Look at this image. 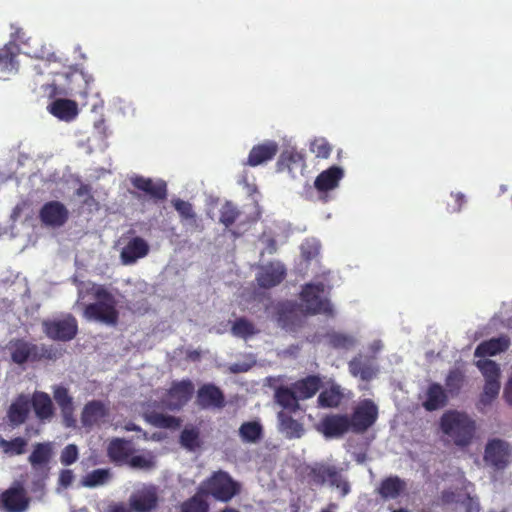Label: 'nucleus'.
<instances>
[{
	"mask_svg": "<svg viewBox=\"0 0 512 512\" xmlns=\"http://www.w3.org/2000/svg\"><path fill=\"white\" fill-rule=\"evenodd\" d=\"M302 477L310 487L328 485L340 491L342 497L351 491L350 483L343 476L342 469L327 462H314L302 469Z\"/></svg>",
	"mask_w": 512,
	"mask_h": 512,
	"instance_id": "nucleus-1",
	"label": "nucleus"
},
{
	"mask_svg": "<svg viewBox=\"0 0 512 512\" xmlns=\"http://www.w3.org/2000/svg\"><path fill=\"white\" fill-rule=\"evenodd\" d=\"M440 429L457 447H467L472 443L476 432V422L467 413L449 410L440 418Z\"/></svg>",
	"mask_w": 512,
	"mask_h": 512,
	"instance_id": "nucleus-2",
	"label": "nucleus"
},
{
	"mask_svg": "<svg viewBox=\"0 0 512 512\" xmlns=\"http://www.w3.org/2000/svg\"><path fill=\"white\" fill-rule=\"evenodd\" d=\"M92 294L94 303L85 306L83 316L92 321H97L108 326H115L119 320V312L116 308L117 301L114 295L103 285H94Z\"/></svg>",
	"mask_w": 512,
	"mask_h": 512,
	"instance_id": "nucleus-3",
	"label": "nucleus"
},
{
	"mask_svg": "<svg viewBox=\"0 0 512 512\" xmlns=\"http://www.w3.org/2000/svg\"><path fill=\"white\" fill-rule=\"evenodd\" d=\"M241 489V484L223 470L213 472L199 487L202 495L211 496L223 503H227L239 495Z\"/></svg>",
	"mask_w": 512,
	"mask_h": 512,
	"instance_id": "nucleus-4",
	"label": "nucleus"
},
{
	"mask_svg": "<svg viewBox=\"0 0 512 512\" xmlns=\"http://www.w3.org/2000/svg\"><path fill=\"white\" fill-rule=\"evenodd\" d=\"M325 285L319 283L305 284L300 293V299L305 305V311L310 315L324 314L333 315V308L327 298H323Z\"/></svg>",
	"mask_w": 512,
	"mask_h": 512,
	"instance_id": "nucleus-5",
	"label": "nucleus"
},
{
	"mask_svg": "<svg viewBox=\"0 0 512 512\" xmlns=\"http://www.w3.org/2000/svg\"><path fill=\"white\" fill-rule=\"evenodd\" d=\"M30 504L31 497L20 481H15L0 494V510L4 512H27Z\"/></svg>",
	"mask_w": 512,
	"mask_h": 512,
	"instance_id": "nucleus-6",
	"label": "nucleus"
},
{
	"mask_svg": "<svg viewBox=\"0 0 512 512\" xmlns=\"http://www.w3.org/2000/svg\"><path fill=\"white\" fill-rule=\"evenodd\" d=\"M42 328L49 339L68 342L76 337L78 322L72 314H67L63 319L44 320Z\"/></svg>",
	"mask_w": 512,
	"mask_h": 512,
	"instance_id": "nucleus-7",
	"label": "nucleus"
},
{
	"mask_svg": "<svg viewBox=\"0 0 512 512\" xmlns=\"http://www.w3.org/2000/svg\"><path fill=\"white\" fill-rule=\"evenodd\" d=\"M351 431L361 434L367 431L378 418V408L370 399L361 401L354 409L351 417Z\"/></svg>",
	"mask_w": 512,
	"mask_h": 512,
	"instance_id": "nucleus-8",
	"label": "nucleus"
},
{
	"mask_svg": "<svg viewBox=\"0 0 512 512\" xmlns=\"http://www.w3.org/2000/svg\"><path fill=\"white\" fill-rule=\"evenodd\" d=\"M194 393V385L191 380L174 381L167 391L164 403L170 410H180L185 406Z\"/></svg>",
	"mask_w": 512,
	"mask_h": 512,
	"instance_id": "nucleus-9",
	"label": "nucleus"
},
{
	"mask_svg": "<svg viewBox=\"0 0 512 512\" xmlns=\"http://www.w3.org/2000/svg\"><path fill=\"white\" fill-rule=\"evenodd\" d=\"M133 187L141 192L153 202L158 203L166 200L168 196L167 184L164 180L154 181L151 178L136 175L130 179Z\"/></svg>",
	"mask_w": 512,
	"mask_h": 512,
	"instance_id": "nucleus-10",
	"label": "nucleus"
},
{
	"mask_svg": "<svg viewBox=\"0 0 512 512\" xmlns=\"http://www.w3.org/2000/svg\"><path fill=\"white\" fill-rule=\"evenodd\" d=\"M69 218L67 207L60 201L52 200L46 202L39 211V219L44 226L59 228Z\"/></svg>",
	"mask_w": 512,
	"mask_h": 512,
	"instance_id": "nucleus-11",
	"label": "nucleus"
},
{
	"mask_svg": "<svg viewBox=\"0 0 512 512\" xmlns=\"http://www.w3.org/2000/svg\"><path fill=\"white\" fill-rule=\"evenodd\" d=\"M326 438H339L351 430L350 418L346 414H328L317 427Z\"/></svg>",
	"mask_w": 512,
	"mask_h": 512,
	"instance_id": "nucleus-12",
	"label": "nucleus"
},
{
	"mask_svg": "<svg viewBox=\"0 0 512 512\" xmlns=\"http://www.w3.org/2000/svg\"><path fill=\"white\" fill-rule=\"evenodd\" d=\"M30 399V408H32L36 419L41 423L50 422L55 415V407L50 395L44 391H34Z\"/></svg>",
	"mask_w": 512,
	"mask_h": 512,
	"instance_id": "nucleus-13",
	"label": "nucleus"
},
{
	"mask_svg": "<svg viewBox=\"0 0 512 512\" xmlns=\"http://www.w3.org/2000/svg\"><path fill=\"white\" fill-rule=\"evenodd\" d=\"M196 403L201 409H221L225 406V396L219 387L208 383L198 389Z\"/></svg>",
	"mask_w": 512,
	"mask_h": 512,
	"instance_id": "nucleus-14",
	"label": "nucleus"
},
{
	"mask_svg": "<svg viewBox=\"0 0 512 512\" xmlns=\"http://www.w3.org/2000/svg\"><path fill=\"white\" fill-rule=\"evenodd\" d=\"M286 277V269L280 263L270 262L263 266L256 280L261 288L269 289L279 285Z\"/></svg>",
	"mask_w": 512,
	"mask_h": 512,
	"instance_id": "nucleus-15",
	"label": "nucleus"
},
{
	"mask_svg": "<svg viewBox=\"0 0 512 512\" xmlns=\"http://www.w3.org/2000/svg\"><path fill=\"white\" fill-rule=\"evenodd\" d=\"M278 172H288L292 177L297 173L302 174L306 164L302 153L295 149L284 150L277 161Z\"/></svg>",
	"mask_w": 512,
	"mask_h": 512,
	"instance_id": "nucleus-16",
	"label": "nucleus"
},
{
	"mask_svg": "<svg viewBox=\"0 0 512 512\" xmlns=\"http://www.w3.org/2000/svg\"><path fill=\"white\" fill-rule=\"evenodd\" d=\"M30 399L27 394H19L7 410V419L12 427L24 424L30 414Z\"/></svg>",
	"mask_w": 512,
	"mask_h": 512,
	"instance_id": "nucleus-17",
	"label": "nucleus"
},
{
	"mask_svg": "<svg viewBox=\"0 0 512 512\" xmlns=\"http://www.w3.org/2000/svg\"><path fill=\"white\" fill-rule=\"evenodd\" d=\"M172 205L180 216V222L185 228L186 232H196L202 229L201 221L194 211L193 205L182 199L172 200Z\"/></svg>",
	"mask_w": 512,
	"mask_h": 512,
	"instance_id": "nucleus-18",
	"label": "nucleus"
},
{
	"mask_svg": "<svg viewBox=\"0 0 512 512\" xmlns=\"http://www.w3.org/2000/svg\"><path fill=\"white\" fill-rule=\"evenodd\" d=\"M149 253V245L142 237L131 238L122 248L120 253L121 262L124 265L134 264L138 259L144 258Z\"/></svg>",
	"mask_w": 512,
	"mask_h": 512,
	"instance_id": "nucleus-19",
	"label": "nucleus"
},
{
	"mask_svg": "<svg viewBox=\"0 0 512 512\" xmlns=\"http://www.w3.org/2000/svg\"><path fill=\"white\" fill-rule=\"evenodd\" d=\"M484 459L496 469L505 468L508 463L507 443L500 439L489 441L485 448Z\"/></svg>",
	"mask_w": 512,
	"mask_h": 512,
	"instance_id": "nucleus-20",
	"label": "nucleus"
},
{
	"mask_svg": "<svg viewBox=\"0 0 512 512\" xmlns=\"http://www.w3.org/2000/svg\"><path fill=\"white\" fill-rule=\"evenodd\" d=\"M9 350L11 360L17 365H23L27 362H35L37 344L24 339H15L10 342Z\"/></svg>",
	"mask_w": 512,
	"mask_h": 512,
	"instance_id": "nucleus-21",
	"label": "nucleus"
},
{
	"mask_svg": "<svg viewBox=\"0 0 512 512\" xmlns=\"http://www.w3.org/2000/svg\"><path fill=\"white\" fill-rule=\"evenodd\" d=\"M134 451L131 441L114 438L108 444L107 456L115 464H127Z\"/></svg>",
	"mask_w": 512,
	"mask_h": 512,
	"instance_id": "nucleus-22",
	"label": "nucleus"
},
{
	"mask_svg": "<svg viewBox=\"0 0 512 512\" xmlns=\"http://www.w3.org/2000/svg\"><path fill=\"white\" fill-rule=\"evenodd\" d=\"M52 455L53 449L50 443H37L34 445L28 461L35 471H42L45 473V477H47Z\"/></svg>",
	"mask_w": 512,
	"mask_h": 512,
	"instance_id": "nucleus-23",
	"label": "nucleus"
},
{
	"mask_svg": "<svg viewBox=\"0 0 512 512\" xmlns=\"http://www.w3.org/2000/svg\"><path fill=\"white\" fill-rule=\"evenodd\" d=\"M278 152V144L274 141H266L255 145L249 152L246 165L255 167L272 160Z\"/></svg>",
	"mask_w": 512,
	"mask_h": 512,
	"instance_id": "nucleus-24",
	"label": "nucleus"
},
{
	"mask_svg": "<svg viewBox=\"0 0 512 512\" xmlns=\"http://www.w3.org/2000/svg\"><path fill=\"white\" fill-rule=\"evenodd\" d=\"M406 487L405 480L397 475H392L380 482L376 492L383 500H390L398 498L406 490Z\"/></svg>",
	"mask_w": 512,
	"mask_h": 512,
	"instance_id": "nucleus-25",
	"label": "nucleus"
},
{
	"mask_svg": "<svg viewBox=\"0 0 512 512\" xmlns=\"http://www.w3.org/2000/svg\"><path fill=\"white\" fill-rule=\"evenodd\" d=\"M344 171L339 166H331L322 171L315 179L314 186L318 192H328L338 187Z\"/></svg>",
	"mask_w": 512,
	"mask_h": 512,
	"instance_id": "nucleus-26",
	"label": "nucleus"
},
{
	"mask_svg": "<svg viewBox=\"0 0 512 512\" xmlns=\"http://www.w3.org/2000/svg\"><path fill=\"white\" fill-rule=\"evenodd\" d=\"M349 372L354 377H359L363 381L372 380L377 373V368L374 366L373 361L368 357L358 355L350 360Z\"/></svg>",
	"mask_w": 512,
	"mask_h": 512,
	"instance_id": "nucleus-27",
	"label": "nucleus"
},
{
	"mask_svg": "<svg viewBox=\"0 0 512 512\" xmlns=\"http://www.w3.org/2000/svg\"><path fill=\"white\" fill-rule=\"evenodd\" d=\"M448 393L439 383H431L426 391V399L423 402V407L427 411H435L443 408L448 402Z\"/></svg>",
	"mask_w": 512,
	"mask_h": 512,
	"instance_id": "nucleus-28",
	"label": "nucleus"
},
{
	"mask_svg": "<svg viewBox=\"0 0 512 512\" xmlns=\"http://www.w3.org/2000/svg\"><path fill=\"white\" fill-rule=\"evenodd\" d=\"M510 346V339L505 336L491 338L481 342L475 349L474 355L476 357L494 356L498 353L506 351Z\"/></svg>",
	"mask_w": 512,
	"mask_h": 512,
	"instance_id": "nucleus-29",
	"label": "nucleus"
},
{
	"mask_svg": "<svg viewBox=\"0 0 512 512\" xmlns=\"http://www.w3.org/2000/svg\"><path fill=\"white\" fill-rule=\"evenodd\" d=\"M158 502L154 488L140 491L130 498V507L137 512H149L156 508Z\"/></svg>",
	"mask_w": 512,
	"mask_h": 512,
	"instance_id": "nucleus-30",
	"label": "nucleus"
},
{
	"mask_svg": "<svg viewBox=\"0 0 512 512\" xmlns=\"http://www.w3.org/2000/svg\"><path fill=\"white\" fill-rule=\"evenodd\" d=\"M107 415L108 411L105 405L101 401L93 400L84 406L81 421L84 426L92 427L105 419Z\"/></svg>",
	"mask_w": 512,
	"mask_h": 512,
	"instance_id": "nucleus-31",
	"label": "nucleus"
},
{
	"mask_svg": "<svg viewBox=\"0 0 512 512\" xmlns=\"http://www.w3.org/2000/svg\"><path fill=\"white\" fill-rule=\"evenodd\" d=\"M48 109L53 116L63 121H71L78 115L77 103L70 99H56Z\"/></svg>",
	"mask_w": 512,
	"mask_h": 512,
	"instance_id": "nucleus-32",
	"label": "nucleus"
},
{
	"mask_svg": "<svg viewBox=\"0 0 512 512\" xmlns=\"http://www.w3.org/2000/svg\"><path fill=\"white\" fill-rule=\"evenodd\" d=\"M293 388L301 400H306L313 397L321 386V379L316 375H309L301 380L296 381Z\"/></svg>",
	"mask_w": 512,
	"mask_h": 512,
	"instance_id": "nucleus-33",
	"label": "nucleus"
},
{
	"mask_svg": "<svg viewBox=\"0 0 512 512\" xmlns=\"http://www.w3.org/2000/svg\"><path fill=\"white\" fill-rule=\"evenodd\" d=\"M280 430L288 439L300 438L304 434L302 423L294 419L288 412L280 411L278 413Z\"/></svg>",
	"mask_w": 512,
	"mask_h": 512,
	"instance_id": "nucleus-34",
	"label": "nucleus"
},
{
	"mask_svg": "<svg viewBox=\"0 0 512 512\" xmlns=\"http://www.w3.org/2000/svg\"><path fill=\"white\" fill-rule=\"evenodd\" d=\"M277 322L278 324L286 329L293 331L297 326L298 316L295 307L292 303H280L277 306Z\"/></svg>",
	"mask_w": 512,
	"mask_h": 512,
	"instance_id": "nucleus-35",
	"label": "nucleus"
},
{
	"mask_svg": "<svg viewBox=\"0 0 512 512\" xmlns=\"http://www.w3.org/2000/svg\"><path fill=\"white\" fill-rule=\"evenodd\" d=\"M299 398L293 388L280 386L275 390V401L289 412H296L299 410Z\"/></svg>",
	"mask_w": 512,
	"mask_h": 512,
	"instance_id": "nucleus-36",
	"label": "nucleus"
},
{
	"mask_svg": "<svg viewBox=\"0 0 512 512\" xmlns=\"http://www.w3.org/2000/svg\"><path fill=\"white\" fill-rule=\"evenodd\" d=\"M343 398L340 386L332 385L320 392L317 402L318 406L322 408H336L341 404Z\"/></svg>",
	"mask_w": 512,
	"mask_h": 512,
	"instance_id": "nucleus-37",
	"label": "nucleus"
},
{
	"mask_svg": "<svg viewBox=\"0 0 512 512\" xmlns=\"http://www.w3.org/2000/svg\"><path fill=\"white\" fill-rule=\"evenodd\" d=\"M239 437L244 443H257L263 437V427L258 421H247L239 427Z\"/></svg>",
	"mask_w": 512,
	"mask_h": 512,
	"instance_id": "nucleus-38",
	"label": "nucleus"
},
{
	"mask_svg": "<svg viewBox=\"0 0 512 512\" xmlns=\"http://www.w3.org/2000/svg\"><path fill=\"white\" fill-rule=\"evenodd\" d=\"M53 398L59 406L64 417H69L74 412L73 398L69 394V390L62 386L57 385L53 387Z\"/></svg>",
	"mask_w": 512,
	"mask_h": 512,
	"instance_id": "nucleus-39",
	"label": "nucleus"
},
{
	"mask_svg": "<svg viewBox=\"0 0 512 512\" xmlns=\"http://www.w3.org/2000/svg\"><path fill=\"white\" fill-rule=\"evenodd\" d=\"M146 419L157 428L178 429L181 426L180 418L163 413L152 412L146 416Z\"/></svg>",
	"mask_w": 512,
	"mask_h": 512,
	"instance_id": "nucleus-40",
	"label": "nucleus"
},
{
	"mask_svg": "<svg viewBox=\"0 0 512 512\" xmlns=\"http://www.w3.org/2000/svg\"><path fill=\"white\" fill-rule=\"evenodd\" d=\"M18 46L15 43L10 42L5 45L0 51V70L5 72H11L16 69V56L18 53Z\"/></svg>",
	"mask_w": 512,
	"mask_h": 512,
	"instance_id": "nucleus-41",
	"label": "nucleus"
},
{
	"mask_svg": "<svg viewBox=\"0 0 512 512\" xmlns=\"http://www.w3.org/2000/svg\"><path fill=\"white\" fill-rule=\"evenodd\" d=\"M28 441L23 437H15L11 440L0 438V448L8 456H18L26 452Z\"/></svg>",
	"mask_w": 512,
	"mask_h": 512,
	"instance_id": "nucleus-42",
	"label": "nucleus"
},
{
	"mask_svg": "<svg viewBox=\"0 0 512 512\" xmlns=\"http://www.w3.org/2000/svg\"><path fill=\"white\" fill-rule=\"evenodd\" d=\"M240 215L239 208L231 201H226L219 210V222L229 228L238 220Z\"/></svg>",
	"mask_w": 512,
	"mask_h": 512,
	"instance_id": "nucleus-43",
	"label": "nucleus"
},
{
	"mask_svg": "<svg viewBox=\"0 0 512 512\" xmlns=\"http://www.w3.org/2000/svg\"><path fill=\"white\" fill-rule=\"evenodd\" d=\"M258 332L255 325L244 317L236 319L231 327V333L239 338L248 339Z\"/></svg>",
	"mask_w": 512,
	"mask_h": 512,
	"instance_id": "nucleus-44",
	"label": "nucleus"
},
{
	"mask_svg": "<svg viewBox=\"0 0 512 512\" xmlns=\"http://www.w3.org/2000/svg\"><path fill=\"white\" fill-rule=\"evenodd\" d=\"M110 478L111 472L109 469H95L83 477L82 484L85 487L93 488L106 484Z\"/></svg>",
	"mask_w": 512,
	"mask_h": 512,
	"instance_id": "nucleus-45",
	"label": "nucleus"
},
{
	"mask_svg": "<svg viewBox=\"0 0 512 512\" xmlns=\"http://www.w3.org/2000/svg\"><path fill=\"white\" fill-rule=\"evenodd\" d=\"M464 374L459 369H452L448 372L445 379L446 392L451 396L459 394L464 384Z\"/></svg>",
	"mask_w": 512,
	"mask_h": 512,
	"instance_id": "nucleus-46",
	"label": "nucleus"
},
{
	"mask_svg": "<svg viewBox=\"0 0 512 512\" xmlns=\"http://www.w3.org/2000/svg\"><path fill=\"white\" fill-rule=\"evenodd\" d=\"M127 465L132 469L150 471L156 467V460L152 453L148 452L144 455H131Z\"/></svg>",
	"mask_w": 512,
	"mask_h": 512,
	"instance_id": "nucleus-47",
	"label": "nucleus"
},
{
	"mask_svg": "<svg viewBox=\"0 0 512 512\" xmlns=\"http://www.w3.org/2000/svg\"><path fill=\"white\" fill-rule=\"evenodd\" d=\"M180 444L190 451H194L196 448L200 447L199 429L196 427L184 428L180 434Z\"/></svg>",
	"mask_w": 512,
	"mask_h": 512,
	"instance_id": "nucleus-48",
	"label": "nucleus"
},
{
	"mask_svg": "<svg viewBox=\"0 0 512 512\" xmlns=\"http://www.w3.org/2000/svg\"><path fill=\"white\" fill-rule=\"evenodd\" d=\"M476 366L483 374L485 381H500V367L495 361L489 359L478 360Z\"/></svg>",
	"mask_w": 512,
	"mask_h": 512,
	"instance_id": "nucleus-49",
	"label": "nucleus"
},
{
	"mask_svg": "<svg viewBox=\"0 0 512 512\" xmlns=\"http://www.w3.org/2000/svg\"><path fill=\"white\" fill-rule=\"evenodd\" d=\"M203 496L198 490L194 496L182 503L181 512H208L209 505Z\"/></svg>",
	"mask_w": 512,
	"mask_h": 512,
	"instance_id": "nucleus-50",
	"label": "nucleus"
},
{
	"mask_svg": "<svg viewBox=\"0 0 512 512\" xmlns=\"http://www.w3.org/2000/svg\"><path fill=\"white\" fill-rule=\"evenodd\" d=\"M500 391V381H485L483 392L479 398V404L486 407L498 397Z\"/></svg>",
	"mask_w": 512,
	"mask_h": 512,
	"instance_id": "nucleus-51",
	"label": "nucleus"
},
{
	"mask_svg": "<svg viewBox=\"0 0 512 512\" xmlns=\"http://www.w3.org/2000/svg\"><path fill=\"white\" fill-rule=\"evenodd\" d=\"M310 149L316 157L323 159H327L332 152V146L325 138L314 139L311 143Z\"/></svg>",
	"mask_w": 512,
	"mask_h": 512,
	"instance_id": "nucleus-52",
	"label": "nucleus"
},
{
	"mask_svg": "<svg viewBox=\"0 0 512 512\" xmlns=\"http://www.w3.org/2000/svg\"><path fill=\"white\" fill-rule=\"evenodd\" d=\"M61 356V352L52 345H37L35 362L41 360H56Z\"/></svg>",
	"mask_w": 512,
	"mask_h": 512,
	"instance_id": "nucleus-53",
	"label": "nucleus"
},
{
	"mask_svg": "<svg viewBox=\"0 0 512 512\" xmlns=\"http://www.w3.org/2000/svg\"><path fill=\"white\" fill-rule=\"evenodd\" d=\"M328 341L333 348L348 349L354 344L352 337L342 333H332L328 335Z\"/></svg>",
	"mask_w": 512,
	"mask_h": 512,
	"instance_id": "nucleus-54",
	"label": "nucleus"
},
{
	"mask_svg": "<svg viewBox=\"0 0 512 512\" xmlns=\"http://www.w3.org/2000/svg\"><path fill=\"white\" fill-rule=\"evenodd\" d=\"M78 459V448L75 444L67 445L61 452L60 461L63 465L69 466Z\"/></svg>",
	"mask_w": 512,
	"mask_h": 512,
	"instance_id": "nucleus-55",
	"label": "nucleus"
},
{
	"mask_svg": "<svg viewBox=\"0 0 512 512\" xmlns=\"http://www.w3.org/2000/svg\"><path fill=\"white\" fill-rule=\"evenodd\" d=\"M42 91L44 95L48 97H54L59 94L58 89L54 83H50L49 81L38 83L35 81L33 86V91Z\"/></svg>",
	"mask_w": 512,
	"mask_h": 512,
	"instance_id": "nucleus-56",
	"label": "nucleus"
},
{
	"mask_svg": "<svg viewBox=\"0 0 512 512\" xmlns=\"http://www.w3.org/2000/svg\"><path fill=\"white\" fill-rule=\"evenodd\" d=\"M451 197L454 200V204L453 205H448V208H447L448 212L449 213L459 212L461 210L462 206L466 202L464 194H462L460 192H458V193H451Z\"/></svg>",
	"mask_w": 512,
	"mask_h": 512,
	"instance_id": "nucleus-57",
	"label": "nucleus"
},
{
	"mask_svg": "<svg viewBox=\"0 0 512 512\" xmlns=\"http://www.w3.org/2000/svg\"><path fill=\"white\" fill-rule=\"evenodd\" d=\"M91 186L88 184L82 183L76 190L75 195L78 197L87 196V198L83 201V204L90 205V202L94 201V197L91 194Z\"/></svg>",
	"mask_w": 512,
	"mask_h": 512,
	"instance_id": "nucleus-58",
	"label": "nucleus"
},
{
	"mask_svg": "<svg viewBox=\"0 0 512 512\" xmlns=\"http://www.w3.org/2000/svg\"><path fill=\"white\" fill-rule=\"evenodd\" d=\"M73 480H74V474H73L72 470H70V469L61 470V472L59 474V485L60 486L67 488L72 484Z\"/></svg>",
	"mask_w": 512,
	"mask_h": 512,
	"instance_id": "nucleus-59",
	"label": "nucleus"
},
{
	"mask_svg": "<svg viewBox=\"0 0 512 512\" xmlns=\"http://www.w3.org/2000/svg\"><path fill=\"white\" fill-rule=\"evenodd\" d=\"M443 504H452L457 501V494L452 490H444L440 495Z\"/></svg>",
	"mask_w": 512,
	"mask_h": 512,
	"instance_id": "nucleus-60",
	"label": "nucleus"
},
{
	"mask_svg": "<svg viewBox=\"0 0 512 512\" xmlns=\"http://www.w3.org/2000/svg\"><path fill=\"white\" fill-rule=\"evenodd\" d=\"M504 397L507 403L512 406V376L509 378L504 388Z\"/></svg>",
	"mask_w": 512,
	"mask_h": 512,
	"instance_id": "nucleus-61",
	"label": "nucleus"
},
{
	"mask_svg": "<svg viewBox=\"0 0 512 512\" xmlns=\"http://www.w3.org/2000/svg\"><path fill=\"white\" fill-rule=\"evenodd\" d=\"M44 490H45V483H44V479H37L35 481H33L32 483V491L34 493H40L41 495L44 494Z\"/></svg>",
	"mask_w": 512,
	"mask_h": 512,
	"instance_id": "nucleus-62",
	"label": "nucleus"
},
{
	"mask_svg": "<svg viewBox=\"0 0 512 512\" xmlns=\"http://www.w3.org/2000/svg\"><path fill=\"white\" fill-rule=\"evenodd\" d=\"M338 508V504L335 502H330L325 508L321 509L320 512H335Z\"/></svg>",
	"mask_w": 512,
	"mask_h": 512,
	"instance_id": "nucleus-63",
	"label": "nucleus"
},
{
	"mask_svg": "<svg viewBox=\"0 0 512 512\" xmlns=\"http://www.w3.org/2000/svg\"><path fill=\"white\" fill-rule=\"evenodd\" d=\"M111 512H132L130 509L126 508L124 505H116L111 509Z\"/></svg>",
	"mask_w": 512,
	"mask_h": 512,
	"instance_id": "nucleus-64",
	"label": "nucleus"
}]
</instances>
